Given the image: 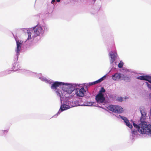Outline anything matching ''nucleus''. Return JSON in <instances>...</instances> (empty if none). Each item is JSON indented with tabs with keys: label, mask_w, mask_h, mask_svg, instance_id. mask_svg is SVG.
<instances>
[{
	"label": "nucleus",
	"mask_w": 151,
	"mask_h": 151,
	"mask_svg": "<svg viewBox=\"0 0 151 151\" xmlns=\"http://www.w3.org/2000/svg\"><path fill=\"white\" fill-rule=\"evenodd\" d=\"M141 123V127L135 123H133V125L136 129L138 130L141 134H147L151 136V125H147V123L143 120H142V118H140Z\"/></svg>",
	"instance_id": "nucleus-1"
},
{
	"label": "nucleus",
	"mask_w": 151,
	"mask_h": 151,
	"mask_svg": "<svg viewBox=\"0 0 151 151\" xmlns=\"http://www.w3.org/2000/svg\"><path fill=\"white\" fill-rule=\"evenodd\" d=\"M64 85V83L56 81L54 82L51 85V88L52 89L54 90L55 91H56L57 95L61 97L63 96L62 94V92H60V91H58V88L60 86H63Z\"/></svg>",
	"instance_id": "nucleus-2"
},
{
	"label": "nucleus",
	"mask_w": 151,
	"mask_h": 151,
	"mask_svg": "<svg viewBox=\"0 0 151 151\" xmlns=\"http://www.w3.org/2000/svg\"><path fill=\"white\" fill-rule=\"evenodd\" d=\"M108 109L114 113H121L123 111V108L119 106L111 105L108 107Z\"/></svg>",
	"instance_id": "nucleus-3"
},
{
	"label": "nucleus",
	"mask_w": 151,
	"mask_h": 151,
	"mask_svg": "<svg viewBox=\"0 0 151 151\" xmlns=\"http://www.w3.org/2000/svg\"><path fill=\"white\" fill-rule=\"evenodd\" d=\"M63 90L68 93H71L75 90L74 87L70 84H65L64 83V85L62 87Z\"/></svg>",
	"instance_id": "nucleus-4"
},
{
	"label": "nucleus",
	"mask_w": 151,
	"mask_h": 151,
	"mask_svg": "<svg viewBox=\"0 0 151 151\" xmlns=\"http://www.w3.org/2000/svg\"><path fill=\"white\" fill-rule=\"evenodd\" d=\"M34 31V37H36L39 36L40 34H42L43 32V30L42 27L39 26H36L33 28Z\"/></svg>",
	"instance_id": "nucleus-5"
},
{
	"label": "nucleus",
	"mask_w": 151,
	"mask_h": 151,
	"mask_svg": "<svg viewBox=\"0 0 151 151\" xmlns=\"http://www.w3.org/2000/svg\"><path fill=\"white\" fill-rule=\"evenodd\" d=\"M96 100L97 102L102 103L104 101L105 98L102 93H98L96 96Z\"/></svg>",
	"instance_id": "nucleus-6"
},
{
	"label": "nucleus",
	"mask_w": 151,
	"mask_h": 151,
	"mask_svg": "<svg viewBox=\"0 0 151 151\" xmlns=\"http://www.w3.org/2000/svg\"><path fill=\"white\" fill-rule=\"evenodd\" d=\"M76 93L77 96L82 97L84 95V94L86 91L84 88H77L76 89Z\"/></svg>",
	"instance_id": "nucleus-7"
},
{
	"label": "nucleus",
	"mask_w": 151,
	"mask_h": 151,
	"mask_svg": "<svg viewBox=\"0 0 151 151\" xmlns=\"http://www.w3.org/2000/svg\"><path fill=\"white\" fill-rule=\"evenodd\" d=\"M122 74L116 73L112 76V78L114 81L121 80Z\"/></svg>",
	"instance_id": "nucleus-8"
},
{
	"label": "nucleus",
	"mask_w": 151,
	"mask_h": 151,
	"mask_svg": "<svg viewBox=\"0 0 151 151\" xmlns=\"http://www.w3.org/2000/svg\"><path fill=\"white\" fill-rule=\"evenodd\" d=\"M17 47L15 51L17 52V55H18L19 54V52L21 49V45L22 43V42L21 41L18 40L17 41Z\"/></svg>",
	"instance_id": "nucleus-9"
},
{
	"label": "nucleus",
	"mask_w": 151,
	"mask_h": 151,
	"mask_svg": "<svg viewBox=\"0 0 151 151\" xmlns=\"http://www.w3.org/2000/svg\"><path fill=\"white\" fill-rule=\"evenodd\" d=\"M117 54L116 52H113L111 51L109 53V56H110L111 60L110 62L112 63L116 59V56Z\"/></svg>",
	"instance_id": "nucleus-10"
},
{
	"label": "nucleus",
	"mask_w": 151,
	"mask_h": 151,
	"mask_svg": "<svg viewBox=\"0 0 151 151\" xmlns=\"http://www.w3.org/2000/svg\"><path fill=\"white\" fill-rule=\"evenodd\" d=\"M121 80H123L125 82H129L130 81V78L128 76L122 74Z\"/></svg>",
	"instance_id": "nucleus-11"
},
{
	"label": "nucleus",
	"mask_w": 151,
	"mask_h": 151,
	"mask_svg": "<svg viewBox=\"0 0 151 151\" xmlns=\"http://www.w3.org/2000/svg\"><path fill=\"white\" fill-rule=\"evenodd\" d=\"M20 68V67L19 63H16L14 64L12 69H13V70L17 71Z\"/></svg>",
	"instance_id": "nucleus-12"
},
{
	"label": "nucleus",
	"mask_w": 151,
	"mask_h": 151,
	"mask_svg": "<svg viewBox=\"0 0 151 151\" xmlns=\"http://www.w3.org/2000/svg\"><path fill=\"white\" fill-rule=\"evenodd\" d=\"M69 108V106L67 105L64 104L61 105L60 109L61 111H63L64 110H67Z\"/></svg>",
	"instance_id": "nucleus-13"
},
{
	"label": "nucleus",
	"mask_w": 151,
	"mask_h": 151,
	"mask_svg": "<svg viewBox=\"0 0 151 151\" xmlns=\"http://www.w3.org/2000/svg\"><path fill=\"white\" fill-rule=\"evenodd\" d=\"M140 112L142 115V116L141 118H142V120H143V119H142V116H143L145 117L146 116V114L145 112L144 111L143 112L141 110H140Z\"/></svg>",
	"instance_id": "nucleus-14"
},
{
	"label": "nucleus",
	"mask_w": 151,
	"mask_h": 151,
	"mask_svg": "<svg viewBox=\"0 0 151 151\" xmlns=\"http://www.w3.org/2000/svg\"><path fill=\"white\" fill-rule=\"evenodd\" d=\"M138 132V131L137 129H135L132 131V133L133 134L137 135V134Z\"/></svg>",
	"instance_id": "nucleus-15"
},
{
	"label": "nucleus",
	"mask_w": 151,
	"mask_h": 151,
	"mask_svg": "<svg viewBox=\"0 0 151 151\" xmlns=\"http://www.w3.org/2000/svg\"><path fill=\"white\" fill-rule=\"evenodd\" d=\"M27 34L28 35V37L27 38V40H29L30 39H31L32 38L31 37V33L30 32H27Z\"/></svg>",
	"instance_id": "nucleus-16"
},
{
	"label": "nucleus",
	"mask_w": 151,
	"mask_h": 151,
	"mask_svg": "<svg viewBox=\"0 0 151 151\" xmlns=\"http://www.w3.org/2000/svg\"><path fill=\"white\" fill-rule=\"evenodd\" d=\"M126 124L127 126H128L130 128H132V126L130 123L129 122L127 123H126Z\"/></svg>",
	"instance_id": "nucleus-17"
},
{
	"label": "nucleus",
	"mask_w": 151,
	"mask_h": 151,
	"mask_svg": "<svg viewBox=\"0 0 151 151\" xmlns=\"http://www.w3.org/2000/svg\"><path fill=\"white\" fill-rule=\"evenodd\" d=\"M124 64L123 62H121L120 63H119L118 64V67L119 68H121L123 67V64Z\"/></svg>",
	"instance_id": "nucleus-18"
},
{
	"label": "nucleus",
	"mask_w": 151,
	"mask_h": 151,
	"mask_svg": "<svg viewBox=\"0 0 151 151\" xmlns=\"http://www.w3.org/2000/svg\"><path fill=\"white\" fill-rule=\"evenodd\" d=\"M105 91V90L104 89L103 87L101 88V90H100L99 93H104Z\"/></svg>",
	"instance_id": "nucleus-19"
},
{
	"label": "nucleus",
	"mask_w": 151,
	"mask_h": 151,
	"mask_svg": "<svg viewBox=\"0 0 151 151\" xmlns=\"http://www.w3.org/2000/svg\"><path fill=\"white\" fill-rule=\"evenodd\" d=\"M148 76H142V80H144L147 81Z\"/></svg>",
	"instance_id": "nucleus-20"
},
{
	"label": "nucleus",
	"mask_w": 151,
	"mask_h": 151,
	"mask_svg": "<svg viewBox=\"0 0 151 151\" xmlns=\"http://www.w3.org/2000/svg\"><path fill=\"white\" fill-rule=\"evenodd\" d=\"M147 81H148L149 83H151V76H148Z\"/></svg>",
	"instance_id": "nucleus-21"
},
{
	"label": "nucleus",
	"mask_w": 151,
	"mask_h": 151,
	"mask_svg": "<svg viewBox=\"0 0 151 151\" xmlns=\"http://www.w3.org/2000/svg\"><path fill=\"white\" fill-rule=\"evenodd\" d=\"M148 88H150V90L151 89V85L149 84L148 83L146 82Z\"/></svg>",
	"instance_id": "nucleus-22"
},
{
	"label": "nucleus",
	"mask_w": 151,
	"mask_h": 151,
	"mask_svg": "<svg viewBox=\"0 0 151 151\" xmlns=\"http://www.w3.org/2000/svg\"><path fill=\"white\" fill-rule=\"evenodd\" d=\"M103 78H104V77H103L100 78V79H99L97 81H98V83H100V82H101V81H102L104 79Z\"/></svg>",
	"instance_id": "nucleus-23"
},
{
	"label": "nucleus",
	"mask_w": 151,
	"mask_h": 151,
	"mask_svg": "<svg viewBox=\"0 0 151 151\" xmlns=\"http://www.w3.org/2000/svg\"><path fill=\"white\" fill-rule=\"evenodd\" d=\"M123 98L122 97H120L118 98V100L120 102H122L123 101Z\"/></svg>",
	"instance_id": "nucleus-24"
},
{
	"label": "nucleus",
	"mask_w": 151,
	"mask_h": 151,
	"mask_svg": "<svg viewBox=\"0 0 151 151\" xmlns=\"http://www.w3.org/2000/svg\"><path fill=\"white\" fill-rule=\"evenodd\" d=\"M121 118L124 121L126 120L127 119V118L126 117L124 116H121Z\"/></svg>",
	"instance_id": "nucleus-25"
},
{
	"label": "nucleus",
	"mask_w": 151,
	"mask_h": 151,
	"mask_svg": "<svg viewBox=\"0 0 151 151\" xmlns=\"http://www.w3.org/2000/svg\"><path fill=\"white\" fill-rule=\"evenodd\" d=\"M137 78L140 80H142V76L138 77Z\"/></svg>",
	"instance_id": "nucleus-26"
},
{
	"label": "nucleus",
	"mask_w": 151,
	"mask_h": 151,
	"mask_svg": "<svg viewBox=\"0 0 151 151\" xmlns=\"http://www.w3.org/2000/svg\"><path fill=\"white\" fill-rule=\"evenodd\" d=\"M98 83V82L97 80L96 81L93 82V83L94 85Z\"/></svg>",
	"instance_id": "nucleus-27"
},
{
	"label": "nucleus",
	"mask_w": 151,
	"mask_h": 151,
	"mask_svg": "<svg viewBox=\"0 0 151 151\" xmlns=\"http://www.w3.org/2000/svg\"><path fill=\"white\" fill-rule=\"evenodd\" d=\"M129 120H128V119H127L125 121H124V122H125V123H126H126H128V122H129Z\"/></svg>",
	"instance_id": "nucleus-28"
},
{
	"label": "nucleus",
	"mask_w": 151,
	"mask_h": 151,
	"mask_svg": "<svg viewBox=\"0 0 151 151\" xmlns=\"http://www.w3.org/2000/svg\"><path fill=\"white\" fill-rule=\"evenodd\" d=\"M89 86H91V85H94V84H93V82H91V83H89Z\"/></svg>",
	"instance_id": "nucleus-29"
},
{
	"label": "nucleus",
	"mask_w": 151,
	"mask_h": 151,
	"mask_svg": "<svg viewBox=\"0 0 151 151\" xmlns=\"http://www.w3.org/2000/svg\"><path fill=\"white\" fill-rule=\"evenodd\" d=\"M93 105V104L92 103H90L88 105V106H91Z\"/></svg>",
	"instance_id": "nucleus-30"
},
{
	"label": "nucleus",
	"mask_w": 151,
	"mask_h": 151,
	"mask_svg": "<svg viewBox=\"0 0 151 151\" xmlns=\"http://www.w3.org/2000/svg\"><path fill=\"white\" fill-rule=\"evenodd\" d=\"M55 0H52L51 3H54L55 1Z\"/></svg>",
	"instance_id": "nucleus-31"
},
{
	"label": "nucleus",
	"mask_w": 151,
	"mask_h": 151,
	"mask_svg": "<svg viewBox=\"0 0 151 151\" xmlns=\"http://www.w3.org/2000/svg\"><path fill=\"white\" fill-rule=\"evenodd\" d=\"M7 130H4V132H8Z\"/></svg>",
	"instance_id": "nucleus-32"
},
{
	"label": "nucleus",
	"mask_w": 151,
	"mask_h": 151,
	"mask_svg": "<svg viewBox=\"0 0 151 151\" xmlns=\"http://www.w3.org/2000/svg\"><path fill=\"white\" fill-rule=\"evenodd\" d=\"M58 2H60V0H56Z\"/></svg>",
	"instance_id": "nucleus-33"
}]
</instances>
